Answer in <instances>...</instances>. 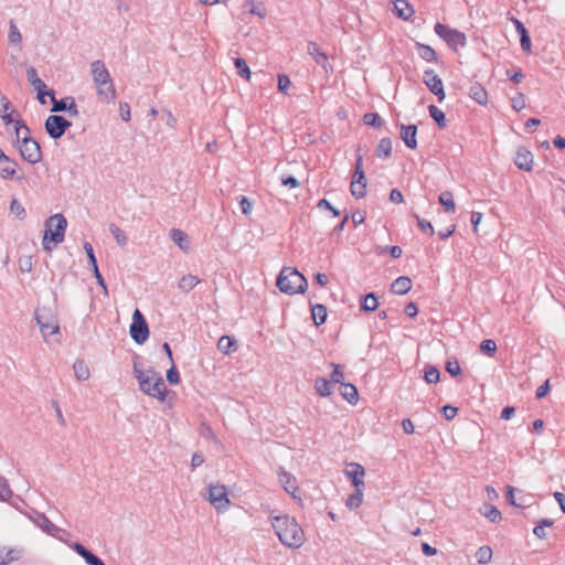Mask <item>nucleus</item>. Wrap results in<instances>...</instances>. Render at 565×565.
<instances>
[{"label": "nucleus", "instance_id": "3", "mask_svg": "<svg viewBox=\"0 0 565 565\" xmlns=\"http://www.w3.org/2000/svg\"><path fill=\"white\" fill-rule=\"evenodd\" d=\"M90 73L93 81L97 86V94L103 97L106 102H111L116 97V90L105 63L100 60H96L90 63Z\"/></svg>", "mask_w": 565, "mask_h": 565}, {"label": "nucleus", "instance_id": "51", "mask_svg": "<svg viewBox=\"0 0 565 565\" xmlns=\"http://www.w3.org/2000/svg\"><path fill=\"white\" fill-rule=\"evenodd\" d=\"M439 380V370L434 365H426V383H437Z\"/></svg>", "mask_w": 565, "mask_h": 565}, {"label": "nucleus", "instance_id": "40", "mask_svg": "<svg viewBox=\"0 0 565 565\" xmlns=\"http://www.w3.org/2000/svg\"><path fill=\"white\" fill-rule=\"evenodd\" d=\"M22 556L20 550L10 548L6 553L0 551V565H8Z\"/></svg>", "mask_w": 565, "mask_h": 565}, {"label": "nucleus", "instance_id": "33", "mask_svg": "<svg viewBox=\"0 0 565 565\" xmlns=\"http://www.w3.org/2000/svg\"><path fill=\"white\" fill-rule=\"evenodd\" d=\"M379 307V301L374 292H369L360 299V308L362 311L372 312Z\"/></svg>", "mask_w": 565, "mask_h": 565}, {"label": "nucleus", "instance_id": "18", "mask_svg": "<svg viewBox=\"0 0 565 565\" xmlns=\"http://www.w3.org/2000/svg\"><path fill=\"white\" fill-rule=\"evenodd\" d=\"M426 87L437 96L439 103L445 99L443 82L433 71L426 70Z\"/></svg>", "mask_w": 565, "mask_h": 565}, {"label": "nucleus", "instance_id": "58", "mask_svg": "<svg viewBox=\"0 0 565 565\" xmlns=\"http://www.w3.org/2000/svg\"><path fill=\"white\" fill-rule=\"evenodd\" d=\"M440 413L444 416V418L450 420L457 415L458 408L452 405H445L441 407Z\"/></svg>", "mask_w": 565, "mask_h": 565}, {"label": "nucleus", "instance_id": "36", "mask_svg": "<svg viewBox=\"0 0 565 565\" xmlns=\"http://www.w3.org/2000/svg\"><path fill=\"white\" fill-rule=\"evenodd\" d=\"M427 109H428L429 116L436 121L437 126L440 129H444L447 127L446 116L441 109H439L435 105H428Z\"/></svg>", "mask_w": 565, "mask_h": 565}, {"label": "nucleus", "instance_id": "25", "mask_svg": "<svg viewBox=\"0 0 565 565\" xmlns=\"http://www.w3.org/2000/svg\"><path fill=\"white\" fill-rule=\"evenodd\" d=\"M393 12L403 20H408L414 14V9L406 0H394Z\"/></svg>", "mask_w": 565, "mask_h": 565}, {"label": "nucleus", "instance_id": "39", "mask_svg": "<svg viewBox=\"0 0 565 565\" xmlns=\"http://www.w3.org/2000/svg\"><path fill=\"white\" fill-rule=\"evenodd\" d=\"M492 548L489 545H483L476 552L477 562L481 565L489 564L492 559Z\"/></svg>", "mask_w": 565, "mask_h": 565}, {"label": "nucleus", "instance_id": "59", "mask_svg": "<svg viewBox=\"0 0 565 565\" xmlns=\"http://www.w3.org/2000/svg\"><path fill=\"white\" fill-rule=\"evenodd\" d=\"M239 207L243 214L249 215L253 211V202L246 196H241Z\"/></svg>", "mask_w": 565, "mask_h": 565}, {"label": "nucleus", "instance_id": "10", "mask_svg": "<svg viewBox=\"0 0 565 565\" xmlns=\"http://www.w3.org/2000/svg\"><path fill=\"white\" fill-rule=\"evenodd\" d=\"M0 178L3 180L17 181L24 179V174L21 172L19 163L7 156L2 149H0Z\"/></svg>", "mask_w": 565, "mask_h": 565}, {"label": "nucleus", "instance_id": "21", "mask_svg": "<svg viewBox=\"0 0 565 565\" xmlns=\"http://www.w3.org/2000/svg\"><path fill=\"white\" fill-rule=\"evenodd\" d=\"M68 547L85 559L88 565H106L97 555L86 548L82 543H71Z\"/></svg>", "mask_w": 565, "mask_h": 565}, {"label": "nucleus", "instance_id": "49", "mask_svg": "<svg viewBox=\"0 0 565 565\" xmlns=\"http://www.w3.org/2000/svg\"><path fill=\"white\" fill-rule=\"evenodd\" d=\"M350 191L355 199L364 198L366 195V182L351 183Z\"/></svg>", "mask_w": 565, "mask_h": 565}, {"label": "nucleus", "instance_id": "11", "mask_svg": "<svg viewBox=\"0 0 565 565\" xmlns=\"http://www.w3.org/2000/svg\"><path fill=\"white\" fill-rule=\"evenodd\" d=\"M207 500L217 511H225L231 504L227 489L223 484H210Z\"/></svg>", "mask_w": 565, "mask_h": 565}, {"label": "nucleus", "instance_id": "42", "mask_svg": "<svg viewBox=\"0 0 565 565\" xmlns=\"http://www.w3.org/2000/svg\"><path fill=\"white\" fill-rule=\"evenodd\" d=\"M234 65L236 67V71H237V74L242 77V78H245V79H249L250 78V70L246 63V61L242 57H235L234 58Z\"/></svg>", "mask_w": 565, "mask_h": 565}, {"label": "nucleus", "instance_id": "13", "mask_svg": "<svg viewBox=\"0 0 565 565\" xmlns=\"http://www.w3.org/2000/svg\"><path fill=\"white\" fill-rule=\"evenodd\" d=\"M33 522L43 532L57 539L58 541H61L63 543H65L67 546H68V544L72 543V542H68L67 540L62 539V536L60 534H66V531L63 529H60L55 524H53L44 513L36 512L33 518Z\"/></svg>", "mask_w": 565, "mask_h": 565}, {"label": "nucleus", "instance_id": "8", "mask_svg": "<svg viewBox=\"0 0 565 565\" xmlns=\"http://www.w3.org/2000/svg\"><path fill=\"white\" fill-rule=\"evenodd\" d=\"M435 32L454 50H457L458 46H465L467 43V36L465 33L456 29H451L446 24L439 22L436 23Z\"/></svg>", "mask_w": 565, "mask_h": 565}, {"label": "nucleus", "instance_id": "24", "mask_svg": "<svg viewBox=\"0 0 565 565\" xmlns=\"http://www.w3.org/2000/svg\"><path fill=\"white\" fill-rule=\"evenodd\" d=\"M412 289V280L407 276H401L391 284V291L395 295H405Z\"/></svg>", "mask_w": 565, "mask_h": 565}, {"label": "nucleus", "instance_id": "61", "mask_svg": "<svg viewBox=\"0 0 565 565\" xmlns=\"http://www.w3.org/2000/svg\"><path fill=\"white\" fill-rule=\"evenodd\" d=\"M551 390L550 380H546L541 386L537 387L535 397L541 399L547 395Z\"/></svg>", "mask_w": 565, "mask_h": 565}, {"label": "nucleus", "instance_id": "6", "mask_svg": "<svg viewBox=\"0 0 565 565\" xmlns=\"http://www.w3.org/2000/svg\"><path fill=\"white\" fill-rule=\"evenodd\" d=\"M18 150L23 160L35 164L42 160V150L38 141L30 136H22L17 140Z\"/></svg>", "mask_w": 565, "mask_h": 565}, {"label": "nucleus", "instance_id": "46", "mask_svg": "<svg viewBox=\"0 0 565 565\" xmlns=\"http://www.w3.org/2000/svg\"><path fill=\"white\" fill-rule=\"evenodd\" d=\"M109 231L118 245L125 246L127 244V236L125 232L121 231L116 224H110Z\"/></svg>", "mask_w": 565, "mask_h": 565}, {"label": "nucleus", "instance_id": "32", "mask_svg": "<svg viewBox=\"0 0 565 565\" xmlns=\"http://www.w3.org/2000/svg\"><path fill=\"white\" fill-rule=\"evenodd\" d=\"M237 348L236 340L230 335H222L217 341V349L223 354H230Z\"/></svg>", "mask_w": 565, "mask_h": 565}, {"label": "nucleus", "instance_id": "16", "mask_svg": "<svg viewBox=\"0 0 565 565\" xmlns=\"http://www.w3.org/2000/svg\"><path fill=\"white\" fill-rule=\"evenodd\" d=\"M344 473L351 479L354 488H364L363 478L365 476V469L362 465L358 462H350L347 465Z\"/></svg>", "mask_w": 565, "mask_h": 565}, {"label": "nucleus", "instance_id": "50", "mask_svg": "<svg viewBox=\"0 0 565 565\" xmlns=\"http://www.w3.org/2000/svg\"><path fill=\"white\" fill-rule=\"evenodd\" d=\"M331 366L333 367V372L331 374L330 382L332 384H341V385H342V383H345L344 382V374H343V372L341 370V365L335 364V363H331Z\"/></svg>", "mask_w": 565, "mask_h": 565}, {"label": "nucleus", "instance_id": "1", "mask_svg": "<svg viewBox=\"0 0 565 565\" xmlns=\"http://www.w3.org/2000/svg\"><path fill=\"white\" fill-rule=\"evenodd\" d=\"M132 372L139 383V388L143 394L164 401L167 396V387L160 373L152 367L145 371L140 362V356L138 355L134 356Z\"/></svg>", "mask_w": 565, "mask_h": 565}, {"label": "nucleus", "instance_id": "22", "mask_svg": "<svg viewBox=\"0 0 565 565\" xmlns=\"http://www.w3.org/2000/svg\"><path fill=\"white\" fill-rule=\"evenodd\" d=\"M417 135V126L416 125H402L401 126V139L404 141L405 146L415 149L417 146L416 140Z\"/></svg>", "mask_w": 565, "mask_h": 565}, {"label": "nucleus", "instance_id": "35", "mask_svg": "<svg viewBox=\"0 0 565 565\" xmlns=\"http://www.w3.org/2000/svg\"><path fill=\"white\" fill-rule=\"evenodd\" d=\"M376 156L387 159L392 156V140L388 137L382 138L376 147Z\"/></svg>", "mask_w": 565, "mask_h": 565}, {"label": "nucleus", "instance_id": "45", "mask_svg": "<svg viewBox=\"0 0 565 565\" xmlns=\"http://www.w3.org/2000/svg\"><path fill=\"white\" fill-rule=\"evenodd\" d=\"M439 203L445 207L446 212H455V202L451 192H443L439 195Z\"/></svg>", "mask_w": 565, "mask_h": 565}, {"label": "nucleus", "instance_id": "15", "mask_svg": "<svg viewBox=\"0 0 565 565\" xmlns=\"http://www.w3.org/2000/svg\"><path fill=\"white\" fill-rule=\"evenodd\" d=\"M26 78L33 88L38 92L39 102L44 105L46 103L45 96L47 95L49 90H46V85L38 76V72L33 66L26 68Z\"/></svg>", "mask_w": 565, "mask_h": 565}, {"label": "nucleus", "instance_id": "27", "mask_svg": "<svg viewBox=\"0 0 565 565\" xmlns=\"http://www.w3.org/2000/svg\"><path fill=\"white\" fill-rule=\"evenodd\" d=\"M341 396L350 404L355 405L359 401V393L355 385L351 383H342L340 387Z\"/></svg>", "mask_w": 565, "mask_h": 565}, {"label": "nucleus", "instance_id": "12", "mask_svg": "<svg viewBox=\"0 0 565 565\" xmlns=\"http://www.w3.org/2000/svg\"><path fill=\"white\" fill-rule=\"evenodd\" d=\"M71 126L72 122L61 115H50L44 122L46 134L55 140L60 139Z\"/></svg>", "mask_w": 565, "mask_h": 565}, {"label": "nucleus", "instance_id": "9", "mask_svg": "<svg viewBox=\"0 0 565 565\" xmlns=\"http://www.w3.org/2000/svg\"><path fill=\"white\" fill-rule=\"evenodd\" d=\"M130 337L137 344H143L149 338L148 323L140 312L136 309L132 315V323L130 326Z\"/></svg>", "mask_w": 565, "mask_h": 565}, {"label": "nucleus", "instance_id": "7", "mask_svg": "<svg viewBox=\"0 0 565 565\" xmlns=\"http://www.w3.org/2000/svg\"><path fill=\"white\" fill-rule=\"evenodd\" d=\"M35 320L45 340L47 339V337L53 335L60 331V326L56 317L52 315V312L47 308L36 309Z\"/></svg>", "mask_w": 565, "mask_h": 565}, {"label": "nucleus", "instance_id": "29", "mask_svg": "<svg viewBox=\"0 0 565 565\" xmlns=\"http://www.w3.org/2000/svg\"><path fill=\"white\" fill-rule=\"evenodd\" d=\"M315 390L321 397H328L333 393L332 383L326 377H317L315 381Z\"/></svg>", "mask_w": 565, "mask_h": 565}, {"label": "nucleus", "instance_id": "5", "mask_svg": "<svg viewBox=\"0 0 565 565\" xmlns=\"http://www.w3.org/2000/svg\"><path fill=\"white\" fill-rule=\"evenodd\" d=\"M66 227L67 220L63 214L56 213L50 216L45 221V231L42 239L43 249L46 252H51V243H53L54 245L62 243L65 237Z\"/></svg>", "mask_w": 565, "mask_h": 565}, {"label": "nucleus", "instance_id": "28", "mask_svg": "<svg viewBox=\"0 0 565 565\" xmlns=\"http://www.w3.org/2000/svg\"><path fill=\"white\" fill-rule=\"evenodd\" d=\"M200 282H201V280L196 276L189 274V275H184L180 278V280L178 282V288L182 292L188 294L192 289H194Z\"/></svg>", "mask_w": 565, "mask_h": 565}, {"label": "nucleus", "instance_id": "48", "mask_svg": "<svg viewBox=\"0 0 565 565\" xmlns=\"http://www.w3.org/2000/svg\"><path fill=\"white\" fill-rule=\"evenodd\" d=\"M9 42L12 44H21L22 35L13 20L10 21Z\"/></svg>", "mask_w": 565, "mask_h": 565}, {"label": "nucleus", "instance_id": "63", "mask_svg": "<svg viewBox=\"0 0 565 565\" xmlns=\"http://www.w3.org/2000/svg\"><path fill=\"white\" fill-rule=\"evenodd\" d=\"M281 184L290 189L298 188L299 181L294 175H287L281 178Z\"/></svg>", "mask_w": 565, "mask_h": 565}, {"label": "nucleus", "instance_id": "60", "mask_svg": "<svg viewBox=\"0 0 565 565\" xmlns=\"http://www.w3.org/2000/svg\"><path fill=\"white\" fill-rule=\"evenodd\" d=\"M317 206L319 209H327V210H329L334 217L340 215V211L337 210L334 206H332V204L327 199H321L318 202Z\"/></svg>", "mask_w": 565, "mask_h": 565}, {"label": "nucleus", "instance_id": "54", "mask_svg": "<svg viewBox=\"0 0 565 565\" xmlns=\"http://www.w3.org/2000/svg\"><path fill=\"white\" fill-rule=\"evenodd\" d=\"M171 367L167 371V381L171 384V385H177L180 383V375H179V372L174 365V362L171 363Z\"/></svg>", "mask_w": 565, "mask_h": 565}, {"label": "nucleus", "instance_id": "55", "mask_svg": "<svg viewBox=\"0 0 565 565\" xmlns=\"http://www.w3.org/2000/svg\"><path fill=\"white\" fill-rule=\"evenodd\" d=\"M84 249L87 254V258H88V265L92 267V268H96L98 267L97 265V259H96V256L94 254V249H93V246L90 243L88 242H85L84 243Z\"/></svg>", "mask_w": 565, "mask_h": 565}, {"label": "nucleus", "instance_id": "38", "mask_svg": "<svg viewBox=\"0 0 565 565\" xmlns=\"http://www.w3.org/2000/svg\"><path fill=\"white\" fill-rule=\"evenodd\" d=\"M363 502V488H355V491L349 495L345 505L350 510L358 509Z\"/></svg>", "mask_w": 565, "mask_h": 565}, {"label": "nucleus", "instance_id": "41", "mask_svg": "<svg viewBox=\"0 0 565 565\" xmlns=\"http://www.w3.org/2000/svg\"><path fill=\"white\" fill-rule=\"evenodd\" d=\"M554 524V521L551 520V519H541L536 526L533 529V534L540 539V540H544L546 539V532L544 530V527H551L553 526Z\"/></svg>", "mask_w": 565, "mask_h": 565}, {"label": "nucleus", "instance_id": "34", "mask_svg": "<svg viewBox=\"0 0 565 565\" xmlns=\"http://www.w3.org/2000/svg\"><path fill=\"white\" fill-rule=\"evenodd\" d=\"M170 238L173 243H175L182 250L186 252L189 249V239L188 235L179 230V228H172L170 231Z\"/></svg>", "mask_w": 565, "mask_h": 565}, {"label": "nucleus", "instance_id": "44", "mask_svg": "<svg viewBox=\"0 0 565 565\" xmlns=\"http://www.w3.org/2000/svg\"><path fill=\"white\" fill-rule=\"evenodd\" d=\"M479 349H480L481 353L489 355V356H493L498 350V347H497V343L494 340L486 339V340L481 341Z\"/></svg>", "mask_w": 565, "mask_h": 565}, {"label": "nucleus", "instance_id": "30", "mask_svg": "<svg viewBox=\"0 0 565 565\" xmlns=\"http://www.w3.org/2000/svg\"><path fill=\"white\" fill-rule=\"evenodd\" d=\"M480 513L492 523H498L502 519L501 511L490 503L483 504L480 509Z\"/></svg>", "mask_w": 565, "mask_h": 565}, {"label": "nucleus", "instance_id": "53", "mask_svg": "<svg viewBox=\"0 0 565 565\" xmlns=\"http://www.w3.org/2000/svg\"><path fill=\"white\" fill-rule=\"evenodd\" d=\"M10 211L20 220L24 218L25 216V210L17 199H12L10 204Z\"/></svg>", "mask_w": 565, "mask_h": 565}, {"label": "nucleus", "instance_id": "19", "mask_svg": "<svg viewBox=\"0 0 565 565\" xmlns=\"http://www.w3.org/2000/svg\"><path fill=\"white\" fill-rule=\"evenodd\" d=\"M514 163L520 170L532 171L533 154L525 147H519L514 158Z\"/></svg>", "mask_w": 565, "mask_h": 565}, {"label": "nucleus", "instance_id": "26", "mask_svg": "<svg viewBox=\"0 0 565 565\" xmlns=\"http://www.w3.org/2000/svg\"><path fill=\"white\" fill-rule=\"evenodd\" d=\"M469 96L479 105H486L488 93L480 83H473L469 88Z\"/></svg>", "mask_w": 565, "mask_h": 565}, {"label": "nucleus", "instance_id": "23", "mask_svg": "<svg viewBox=\"0 0 565 565\" xmlns=\"http://www.w3.org/2000/svg\"><path fill=\"white\" fill-rule=\"evenodd\" d=\"M278 477L285 491L296 498V492L298 491L296 478L287 471L279 472Z\"/></svg>", "mask_w": 565, "mask_h": 565}, {"label": "nucleus", "instance_id": "20", "mask_svg": "<svg viewBox=\"0 0 565 565\" xmlns=\"http://www.w3.org/2000/svg\"><path fill=\"white\" fill-rule=\"evenodd\" d=\"M509 20L513 23V25L515 26V31L520 35V43H521L522 50L525 53H531L532 52L531 38H530V34H529V31L526 30V28L515 17H510Z\"/></svg>", "mask_w": 565, "mask_h": 565}, {"label": "nucleus", "instance_id": "56", "mask_svg": "<svg viewBox=\"0 0 565 565\" xmlns=\"http://www.w3.org/2000/svg\"><path fill=\"white\" fill-rule=\"evenodd\" d=\"M511 106L515 111H520L525 107V98L522 93H518L511 98Z\"/></svg>", "mask_w": 565, "mask_h": 565}, {"label": "nucleus", "instance_id": "14", "mask_svg": "<svg viewBox=\"0 0 565 565\" xmlns=\"http://www.w3.org/2000/svg\"><path fill=\"white\" fill-rule=\"evenodd\" d=\"M47 95L52 100V111L53 113H68L72 117H77L79 115L77 105L73 97H65L61 99L55 98V94L53 89H50Z\"/></svg>", "mask_w": 565, "mask_h": 565}, {"label": "nucleus", "instance_id": "2", "mask_svg": "<svg viewBox=\"0 0 565 565\" xmlns=\"http://www.w3.org/2000/svg\"><path fill=\"white\" fill-rule=\"evenodd\" d=\"M271 525L282 545L289 548H299L305 543V533L301 526L288 514L271 516Z\"/></svg>", "mask_w": 565, "mask_h": 565}, {"label": "nucleus", "instance_id": "52", "mask_svg": "<svg viewBox=\"0 0 565 565\" xmlns=\"http://www.w3.org/2000/svg\"><path fill=\"white\" fill-rule=\"evenodd\" d=\"M446 371L451 376H458L461 374V367L457 359L448 360L446 362Z\"/></svg>", "mask_w": 565, "mask_h": 565}, {"label": "nucleus", "instance_id": "31", "mask_svg": "<svg viewBox=\"0 0 565 565\" xmlns=\"http://www.w3.org/2000/svg\"><path fill=\"white\" fill-rule=\"evenodd\" d=\"M327 307L321 303L311 305V317L317 327L323 324L327 320Z\"/></svg>", "mask_w": 565, "mask_h": 565}, {"label": "nucleus", "instance_id": "37", "mask_svg": "<svg viewBox=\"0 0 565 565\" xmlns=\"http://www.w3.org/2000/svg\"><path fill=\"white\" fill-rule=\"evenodd\" d=\"M73 370L78 381H86L89 379V369L83 360L75 361L73 364Z\"/></svg>", "mask_w": 565, "mask_h": 565}, {"label": "nucleus", "instance_id": "47", "mask_svg": "<svg viewBox=\"0 0 565 565\" xmlns=\"http://www.w3.org/2000/svg\"><path fill=\"white\" fill-rule=\"evenodd\" d=\"M13 492L10 489L8 480L0 476V501H7L12 497Z\"/></svg>", "mask_w": 565, "mask_h": 565}, {"label": "nucleus", "instance_id": "43", "mask_svg": "<svg viewBox=\"0 0 565 565\" xmlns=\"http://www.w3.org/2000/svg\"><path fill=\"white\" fill-rule=\"evenodd\" d=\"M363 122L366 126H371L373 128H381L383 126V119L377 113H366L363 116Z\"/></svg>", "mask_w": 565, "mask_h": 565}, {"label": "nucleus", "instance_id": "62", "mask_svg": "<svg viewBox=\"0 0 565 565\" xmlns=\"http://www.w3.org/2000/svg\"><path fill=\"white\" fill-rule=\"evenodd\" d=\"M119 115L124 121L130 120V106L128 103H119Z\"/></svg>", "mask_w": 565, "mask_h": 565}, {"label": "nucleus", "instance_id": "64", "mask_svg": "<svg viewBox=\"0 0 565 565\" xmlns=\"http://www.w3.org/2000/svg\"><path fill=\"white\" fill-rule=\"evenodd\" d=\"M507 75L515 84H519L524 79V74H523L522 70H520V68L514 73H512L510 70H508Z\"/></svg>", "mask_w": 565, "mask_h": 565}, {"label": "nucleus", "instance_id": "4", "mask_svg": "<svg viewBox=\"0 0 565 565\" xmlns=\"http://www.w3.org/2000/svg\"><path fill=\"white\" fill-rule=\"evenodd\" d=\"M278 289L287 295L303 294L308 287L306 277L296 268L284 267L277 277Z\"/></svg>", "mask_w": 565, "mask_h": 565}, {"label": "nucleus", "instance_id": "57", "mask_svg": "<svg viewBox=\"0 0 565 565\" xmlns=\"http://www.w3.org/2000/svg\"><path fill=\"white\" fill-rule=\"evenodd\" d=\"M277 79H278V90L280 93L287 94V90H288L289 86L291 85L289 77L286 74H279Z\"/></svg>", "mask_w": 565, "mask_h": 565}, {"label": "nucleus", "instance_id": "17", "mask_svg": "<svg viewBox=\"0 0 565 565\" xmlns=\"http://www.w3.org/2000/svg\"><path fill=\"white\" fill-rule=\"evenodd\" d=\"M307 51L315 62L322 66L327 74L333 72V67L328 63L327 54L321 51L320 46L316 42H309Z\"/></svg>", "mask_w": 565, "mask_h": 565}]
</instances>
